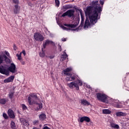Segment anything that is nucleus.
<instances>
[{
	"instance_id": "obj_47",
	"label": "nucleus",
	"mask_w": 129,
	"mask_h": 129,
	"mask_svg": "<svg viewBox=\"0 0 129 129\" xmlns=\"http://www.w3.org/2000/svg\"><path fill=\"white\" fill-rule=\"evenodd\" d=\"M21 61V64H22V65H25V61H23V60H20Z\"/></svg>"
},
{
	"instance_id": "obj_30",
	"label": "nucleus",
	"mask_w": 129,
	"mask_h": 129,
	"mask_svg": "<svg viewBox=\"0 0 129 129\" xmlns=\"http://www.w3.org/2000/svg\"><path fill=\"white\" fill-rule=\"evenodd\" d=\"M16 56L18 57V59L19 60V61L22 60V52H21L20 54H17Z\"/></svg>"
},
{
	"instance_id": "obj_19",
	"label": "nucleus",
	"mask_w": 129,
	"mask_h": 129,
	"mask_svg": "<svg viewBox=\"0 0 129 129\" xmlns=\"http://www.w3.org/2000/svg\"><path fill=\"white\" fill-rule=\"evenodd\" d=\"M72 9V5H66L62 7V10H63V12H66L67 10H69Z\"/></svg>"
},
{
	"instance_id": "obj_5",
	"label": "nucleus",
	"mask_w": 129,
	"mask_h": 129,
	"mask_svg": "<svg viewBox=\"0 0 129 129\" xmlns=\"http://www.w3.org/2000/svg\"><path fill=\"white\" fill-rule=\"evenodd\" d=\"M97 98L98 100L101 101V102H105L106 103H107V102H108V101H107V96H106L104 94H97Z\"/></svg>"
},
{
	"instance_id": "obj_33",
	"label": "nucleus",
	"mask_w": 129,
	"mask_h": 129,
	"mask_svg": "<svg viewBox=\"0 0 129 129\" xmlns=\"http://www.w3.org/2000/svg\"><path fill=\"white\" fill-rule=\"evenodd\" d=\"M21 106L22 107L23 110H26V109H28V107H27V106L26 105L22 104L21 105Z\"/></svg>"
},
{
	"instance_id": "obj_20",
	"label": "nucleus",
	"mask_w": 129,
	"mask_h": 129,
	"mask_svg": "<svg viewBox=\"0 0 129 129\" xmlns=\"http://www.w3.org/2000/svg\"><path fill=\"white\" fill-rule=\"evenodd\" d=\"M110 126L112 127V128H119V125L117 124H115L113 122H110Z\"/></svg>"
},
{
	"instance_id": "obj_13",
	"label": "nucleus",
	"mask_w": 129,
	"mask_h": 129,
	"mask_svg": "<svg viewBox=\"0 0 129 129\" xmlns=\"http://www.w3.org/2000/svg\"><path fill=\"white\" fill-rule=\"evenodd\" d=\"M15 79V76H11L10 77L4 80V83H10V82H13Z\"/></svg>"
},
{
	"instance_id": "obj_10",
	"label": "nucleus",
	"mask_w": 129,
	"mask_h": 129,
	"mask_svg": "<svg viewBox=\"0 0 129 129\" xmlns=\"http://www.w3.org/2000/svg\"><path fill=\"white\" fill-rule=\"evenodd\" d=\"M8 71H10L11 73H16L17 72V69L16 68V65L14 63H11V66L8 68Z\"/></svg>"
},
{
	"instance_id": "obj_3",
	"label": "nucleus",
	"mask_w": 129,
	"mask_h": 129,
	"mask_svg": "<svg viewBox=\"0 0 129 129\" xmlns=\"http://www.w3.org/2000/svg\"><path fill=\"white\" fill-rule=\"evenodd\" d=\"M4 55H0V64L4 62ZM8 64H4L0 66V73L4 74L5 75H9L10 72L8 71Z\"/></svg>"
},
{
	"instance_id": "obj_18",
	"label": "nucleus",
	"mask_w": 129,
	"mask_h": 129,
	"mask_svg": "<svg viewBox=\"0 0 129 129\" xmlns=\"http://www.w3.org/2000/svg\"><path fill=\"white\" fill-rule=\"evenodd\" d=\"M89 27H90V22H89V20L86 19L84 25V29H88Z\"/></svg>"
},
{
	"instance_id": "obj_24",
	"label": "nucleus",
	"mask_w": 129,
	"mask_h": 129,
	"mask_svg": "<svg viewBox=\"0 0 129 129\" xmlns=\"http://www.w3.org/2000/svg\"><path fill=\"white\" fill-rule=\"evenodd\" d=\"M81 104H83V105H90V103L84 99L81 100Z\"/></svg>"
},
{
	"instance_id": "obj_1",
	"label": "nucleus",
	"mask_w": 129,
	"mask_h": 129,
	"mask_svg": "<svg viewBox=\"0 0 129 129\" xmlns=\"http://www.w3.org/2000/svg\"><path fill=\"white\" fill-rule=\"evenodd\" d=\"M98 1H92L91 6L87 7L85 13L86 16L89 17L90 22L92 25L96 24L98 19L99 15H101L102 12V7H100V5L98 4Z\"/></svg>"
},
{
	"instance_id": "obj_29",
	"label": "nucleus",
	"mask_w": 129,
	"mask_h": 129,
	"mask_svg": "<svg viewBox=\"0 0 129 129\" xmlns=\"http://www.w3.org/2000/svg\"><path fill=\"white\" fill-rule=\"evenodd\" d=\"M55 7L59 8V6H60V1L59 0H55Z\"/></svg>"
},
{
	"instance_id": "obj_7",
	"label": "nucleus",
	"mask_w": 129,
	"mask_h": 129,
	"mask_svg": "<svg viewBox=\"0 0 129 129\" xmlns=\"http://www.w3.org/2000/svg\"><path fill=\"white\" fill-rule=\"evenodd\" d=\"M34 38L37 42H43L45 40V37L40 32H36L34 34Z\"/></svg>"
},
{
	"instance_id": "obj_39",
	"label": "nucleus",
	"mask_w": 129,
	"mask_h": 129,
	"mask_svg": "<svg viewBox=\"0 0 129 129\" xmlns=\"http://www.w3.org/2000/svg\"><path fill=\"white\" fill-rule=\"evenodd\" d=\"M34 125H36L37 123H39V120H35L33 122Z\"/></svg>"
},
{
	"instance_id": "obj_14",
	"label": "nucleus",
	"mask_w": 129,
	"mask_h": 129,
	"mask_svg": "<svg viewBox=\"0 0 129 129\" xmlns=\"http://www.w3.org/2000/svg\"><path fill=\"white\" fill-rule=\"evenodd\" d=\"M14 13L15 15H17L20 13V10H21V7L19 5H16L14 6Z\"/></svg>"
},
{
	"instance_id": "obj_41",
	"label": "nucleus",
	"mask_w": 129,
	"mask_h": 129,
	"mask_svg": "<svg viewBox=\"0 0 129 129\" xmlns=\"http://www.w3.org/2000/svg\"><path fill=\"white\" fill-rule=\"evenodd\" d=\"M115 107L117 108H120V106H119L118 104H117L116 105H115Z\"/></svg>"
},
{
	"instance_id": "obj_22",
	"label": "nucleus",
	"mask_w": 129,
	"mask_h": 129,
	"mask_svg": "<svg viewBox=\"0 0 129 129\" xmlns=\"http://www.w3.org/2000/svg\"><path fill=\"white\" fill-rule=\"evenodd\" d=\"M40 120L43 121V120H45L46 119V114L44 113H42L39 116Z\"/></svg>"
},
{
	"instance_id": "obj_42",
	"label": "nucleus",
	"mask_w": 129,
	"mask_h": 129,
	"mask_svg": "<svg viewBox=\"0 0 129 129\" xmlns=\"http://www.w3.org/2000/svg\"><path fill=\"white\" fill-rule=\"evenodd\" d=\"M67 40V38H62L61 39V41H62L63 42H66Z\"/></svg>"
},
{
	"instance_id": "obj_26",
	"label": "nucleus",
	"mask_w": 129,
	"mask_h": 129,
	"mask_svg": "<svg viewBox=\"0 0 129 129\" xmlns=\"http://www.w3.org/2000/svg\"><path fill=\"white\" fill-rule=\"evenodd\" d=\"M42 52L39 53L40 57H42V58L45 57L46 54L45 53V51L44 50V48H41Z\"/></svg>"
},
{
	"instance_id": "obj_25",
	"label": "nucleus",
	"mask_w": 129,
	"mask_h": 129,
	"mask_svg": "<svg viewBox=\"0 0 129 129\" xmlns=\"http://www.w3.org/2000/svg\"><path fill=\"white\" fill-rule=\"evenodd\" d=\"M4 59L5 60V62H6L7 64H9V63H11V59L7 57V55H3Z\"/></svg>"
},
{
	"instance_id": "obj_21",
	"label": "nucleus",
	"mask_w": 129,
	"mask_h": 129,
	"mask_svg": "<svg viewBox=\"0 0 129 129\" xmlns=\"http://www.w3.org/2000/svg\"><path fill=\"white\" fill-rule=\"evenodd\" d=\"M65 51L63 52V54H62L61 57L62 61H64V60H66L67 58H68V55H67V53H66V52Z\"/></svg>"
},
{
	"instance_id": "obj_15",
	"label": "nucleus",
	"mask_w": 129,
	"mask_h": 129,
	"mask_svg": "<svg viewBox=\"0 0 129 129\" xmlns=\"http://www.w3.org/2000/svg\"><path fill=\"white\" fill-rule=\"evenodd\" d=\"M8 113L10 118H15V112H14V111H13V110L9 109L8 111Z\"/></svg>"
},
{
	"instance_id": "obj_34",
	"label": "nucleus",
	"mask_w": 129,
	"mask_h": 129,
	"mask_svg": "<svg viewBox=\"0 0 129 129\" xmlns=\"http://www.w3.org/2000/svg\"><path fill=\"white\" fill-rule=\"evenodd\" d=\"M13 2L14 4H15V5H19V0H13Z\"/></svg>"
},
{
	"instance_id": "obj_48",
	"label": "nucleus",
	"mask_w": 129,
	"mask_h": 129,
	"mask_svg": "<svg viewBox=\"0 0 129 129\" xmlns=\"http://www.w3.org/2000/svg\"><path fill=\"white\" fill-rule=\"evenodd\" d=\"M59 48H60V51H62V48H61V46L59 45Z\"/></svg>"
},
{
	"instance_id": "obj_12",
	"label": "nucleus",
	"mask_w": 129,
	"mask_h": 129,
	"mask_svg": "<svg viewBox=\"0 0 129 129\" xmlns=\"http://www.w3.org/2000/svg\"><path fill=\"white\" fill-rule=\"evenodd\" d=\"M50 44H54V42L49 39L46 40L45 41H43V47L42 48L43 49H45L46 47H47V46H49V45H50Z\"/></svg>"
},
{
	"instance_id": "obj_44",
	"label": "nucleus",
	"mask_w": 129,
	"mask_h": 129,
	"mask_svg": "<svg viewBox=\"0 0 129 129\" xmlns=\"http://www.w3.org/2000/svg\"><path fill=\"white\" fill-rule=\"evenodd\" d=\"M14 50L15 51L17 50V46H16V45H14Z\"/></svg>"
},
{
	"instance_id": "obj_4",
	"label": "nucleus",
	"mask_w": 129,
	"mask_h": 129,
	"mask_svg": "<svg viewBox=\"0 0 129 129\" xmlns=\"http://www.w3.org/2000/svg\"><path fill=\"white\" fill-rule=\"evenodd\" d=\"M28 101L29 105L36 104L34 109L36 111H39V110H41V109L43 108V103H38L37 101H32V98H31V97H28Z\"/></svg>"
},
{
	"instance_id": "obj_11",
	"label": "nucleus",
	"mask_w": 129,
	"mask_h": 129,
	"mask_svg": "<svg viewBox=\"0 0 129 129\" xmlns=\"http://www.w3.org/2000/svg\"><path fill=\"white\" fill-rule=\"evenodd\" d=\"M29 97L31 98L32 101H40V99H39V97H38V96L36 93H30Z\"/></svg>"
},
{
	"instance_id": "obj_35",
	"label": "nucleus",
	"mask_w": 129,
	"mask_h": 129,
	"mask_svg": "<svg viewBox=\"0 0 129 129\" xmlns=\"http://www.w3.org/2000/svg\"><path fill=\"white\" fill-rule=\"evenodd\" d=\"M3 116L4 117V118H5V119H8V115L6 113H4L3 114Z\"/></svg>"
},
{
	"instance_id": "obj_6",
	"label": "nucleus",
	"mask_w": 129,
	"mask_h": 129,
	"mask_svg": "<svg viewBox=\"0 0 129 129\" xmlns=\"http://www.w3.org/2000/svg\"><path fill=\"white\" fill-rule=\"evenodd\" d=\"M79 24V21H77L74 24H64L66 27H68L69 28L66 27L65 26H61L62 29L65 31H70L71 29L70 28H76Z\"/></svg>"
},
{
	"instance_id": "obj_17",
	"label": "nucleus",
	"mask_w": 129,
	"mask_h": 129,
	"mask_svg": "<svg viewBox=\"0 0 129 129\" xmlns=\"http://www.w3.org/2000/svg\"><path fill=\"white\" fill-rule=\"evenodd\" d=\"M20 120L24 125H25L26 126H29V122H28V121H27L26 119L24 118H20Z\"/></svg>"
},
{
	"instance_id": "obj_16",
	"label": "nucleus",
	"mask_w": 129,
	"mask_h": 129,
	"mask_svg": "<svg viewBox=\"0 0 129 129\" xmlns=\"http://www.w3.org/2000/svg\"><path fill=\"white\" fill-rule=\"evenodd\" d=\"M71 71H72V69L71 68H68L63 70V74L67 76L70 75L71 73H69Z\"/></svg>"
},
{
	"instance_id": "obj_8",
	"label": "nucleus",
	"mask_w": 129,
	"mask_h": 129,
	"mask_svg": "<svg viewBox=\"0 0 129 129\" xmlns=\"http://www.w3.org/2000/svg\"><path fill=\"white\" fill-rule=\"evenodd\" d=\"M78 11L80 12L81 17V22L80 26L78 27V28L76 29H73V31H76V30H81L82 28V27L84 26V20L85 19V17L83 15L82 13V10L81 9H78Z\"/></svg>"
},
{
	"instance_id": "obj_37",
	"label": "nucleus",
	"mask_w": 129,
	"mask_h": 129,
	"mask_svg": "<svg viewBox=\"0 0 129 129\" xmlns=\"http://www.w3.org/2000/svg\"><path fill=\"white\" fill-rule=\"evenodd\" d=\"M80 122H83V121H85L84 116L80 118Z\"/></svg>"
},
{
	"instance_id": "obj_31",
	"label": "nucleus",
	"mask_w": 129,
	"mask_h": 129,
	"mask_svg": "<svg viewBox=\"0 0 129 129\" xmlns=\"http://www.w3.org/2000/svg\"><path fill=\"white\" fill-rule=\"evenodd\" d=\"M11 126L12 127V128H15L16 127V123H15V122L12 121L11 123Z\"/></svg>"
},
{
	"instance_id": "obj_38",
	"label": "nucleus",
	"mask_w": 129,
	"mask_h": 129,
	"mask_svg": "<svg viewBox=\"0 0 129 129\" xmlns=\"http://www.w3.org/2000/svg\"><path fill=\"white\" fill-rule=\"evenodd\" d=\"M100 5L103 6L104 5V0H100L99 1Z\"/></svg>"
},
{
	"instance_id": "obj_23",
	"label": "nucleus",
	"mask_w": 129,
	"mask_h": 129,
	"mask_svg": "<svg viewBox=\"0 0 129 129\" xmlns=\"http://www.w3.org/2000/svg\"><path fill=\"white\" fill-rule=\"evenodd\" d=\"M102 112L104 114H110L111 111L109 110V109H105L102 110Z\"/></svg>"
},
{
	"instance_id": "obj_40",
	"label": "nucleus",
	"mask_w": 129,
	"mask_h": 129,
	"mask_svg": "<svg viewBox=\"0 0 129 129\" xmlns=\"http://www.w3.org/2000/svg\"><path fill=\"white\" fill-rule=\"evenodd\" d=\"M5 53L6 55H7V56H8V57H10V53H9V52L5 51Z\"/></svg>"
},
{
	"instance_id": "obj_2",
	"label": "nucleus",
	"mask_w": 129,
	"mask_h": 129,
	"mask_svg": "<svg viewBox=\"0 0 129 129\" xmlns=\"http://www.w3.org/2000/svg\"><path fill=\"white\" fill-rule=\"evenodd\" d=\"M66 79L67 81H73V80H76L75 82H72L67 84L68 86L71 89H73V88H76V90H79V86H82L83 85V83H82V81L79 80V77L76 74H70Z\"/></svg>"
},
{
	"instance_id": "obj_46",
	"label": "nucleus",
	"mask_w": 129,
	"mask_h": 129,
	"mask_svg": "<svg viewBox=\"0 0 129 129\" xmlns=\"http://www.w3.org/2000/svg\"><path fill=\"white\" fill-rule=\"evenodd\" d=\"M55 56L54 55H51L49 56V57L50 58V59H53V58H54Z\"/></svg>"
},
{
	"instance_id": "obj_43",
	"label": "nucleus",
	"mask_w": 129,
	"mask_h": 129,
	"mask_svg": "<svg viewBox=\"0 0 129 129\" xmlns=\"http://www.w3.org/2000/svg\"><path fill=\"white\" fill-rule=\"evenodd\" d=\"M43 129H51L50 127H48L47 126H45L43 127Z\"/></svg>"
},
{
	"instance_id": "obj_28",
	"label": "nucleus",
	"mask_w": 129,
	"mask_h": 129,
	"mask_svg": "<svg viewBox=\"0 0 129 129\" xmlns=\"http://www.w3.org/2000/svg\"><path fill=\"white\" fill-rule=\"evenodd\" d=\"M7 102L6 99H0V104H5Z\"/></svg>"
},
{
	"instance_id": "obj_36",
	"label": "nucleus",
	"mask_w": 129,
	"mask_h": 129,
	"mask_svg": "<svg viewBox=\"0 0 129 129\" xmlns=\"http://www.w3.org/2000/svg\"><path fill=\"white\" fill-rule=\"evenodd\" d=\"M13 96H14V93H11L9 94V98H10V99H13Z\"/></svg>"
},
{
	"instance_id": "obj_45",
	"label": "nucleus",
	"mask_w": 129,
	"mask_h": 129,
	"mask_svg": "<svg viewBox=\"0 0 129 129\" xmlns=\"http://www.w3.org/2000/svg\"><path fill=\"white\" fill-rule=\"evenodd\" d=\"M22 53H23V55H24V56H26V51L23 50Z\"/></svg>"
},
{
	"instance_id": "obj_32",
	"label": "nucleus",
	"mask_w": 129,
	"mask_h": 129,
	"mask_svg": "<svg viewBox=\"0 0 129 129\" xmlns=\"http://www.w3.org/2000/svg\"><path fill=\"white\" fill-rule=\"evenodd\" d=\"M84 118L85 120V121H86L87 122H89L90 121V118L87 116H84Z\"/></svg>"
},
{
	"instance_id": "obj_9",
	"label": "nucleus",
	"mask_w": 129,
	"mask_h": 129,
	"mask_svg": "<svg viewBox=\"0 0 129 129\" xmlns=\"http://www.w3.org/2000/svg\"><path fill=\"white\" fill-rule=\"evenodd\" d=\"M74 13H75V11L74 10H69L61 15L62 18L64 17L68 16L69 18H73L74 17Z\"/></svg>"
},
{
	"instance_id": "obj_27",
	"label": "nucleus",
	"mask_w": 129,
	"mask_h": 129,
	"mask_svg": "<svg viewBox=\"0 0 129 129\" xmlns=\"http://www.w3.org/2000/svg\"><path fill=\"white\" fill-rule=\"evenodd\" d=\"M116 116H123L124 115V113L122 112H117L116 113Z\"/></svg>"
}]
</instances>
